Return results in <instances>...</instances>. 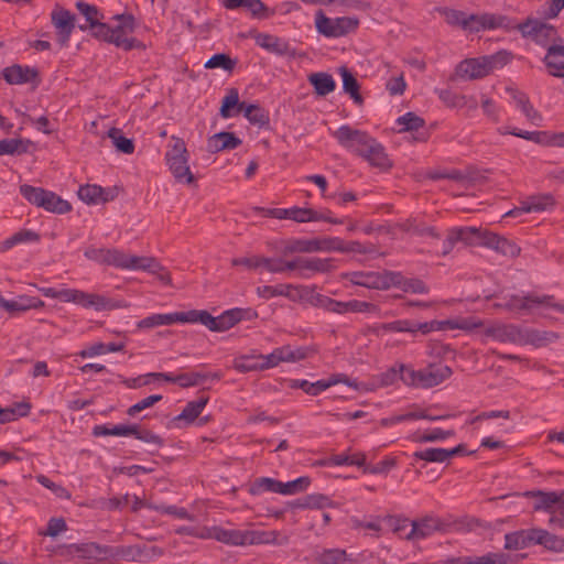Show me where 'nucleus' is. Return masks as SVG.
<instances>
[{"mask_svg":"<svg viewBox=\"0 0 564 564\" xmlns=\"http://www.w3.org/2000/svg\"><path fill=\"white\" fill-rule=\"evenodd\" d=\"M333 137L344 149L364 159L372 167L387 171L393 165L386 148L367 131L343 124L333 132Z\"/></svg>","mask_w":564,"mask_h":564,"instance_id":"1","label":"nucleus"},{"mask_svg":"<svg viewBox=\"0 0 564 564\" xmlns=\"http://www.w3.org/2000/svg\"><path fill=\"white\" fill-rule=\"evenodd\" d=\"M484 326V322L476 316L457 317L445 321H431L419 323L411 319H397L389 323H381L373 326L372 330L377 336L387 333H410L427 335L435 330L460 329L474 330Z\"/></svg>","mask_w":564,"mask_h":564,"instance_id":"2","label":"nucleus"},{"mask_svg":"<svg viewBox=\"0 0 564 564\" xmlns=\"http://www.w3.org/2000/svg\"><path fill=\"white\" fill-rule=\"evenodd\" d=\"M116 24L105 23L99 26L97 39L113 44L124 51L144 50L145 45L135 37L130 36L135 31L137 21L131 13L116 14L112 17Z\"/></svg>","mask_w":564,"mask_h":564,"instance_id":"3","label":"nucleus"},{"mask_svg":"<svg viewBox=\"0 0 564 564\" xmlns=\"http://www.w3.org/2000/svg\"><path fill=\"white\" fill-rule=\"evenodd\" d=\"M321 251L339 252H364L361 245L357 241L346 242L338 237L325 238H292L285 241L283 254L311 253Z\"/></svg>","mask_w":564,"mask_h":564,"instance_id":"4","label":"nucleus"},{"mask_svg":"<svg viewBox=\"0 0 564 564\" xmlns=\"http://www.w3.org/2000/svg\"><path fill=\"white\" fill-rule=\"evenodd\" d=\"M40 292L43 296L50 299H57L65 303H75L85 308H95L96 311H107L116 308L117 305L104 295L87 293L76 289H61L55 288H41Z\"/></svg>","mask_w":564,"mask_h":564,"instance_id":"5","label":"nucleus"},{"mask_svg":"<svg viewBox=\"0 0 564 564\" xmlns=\"http://www.w3.org/2000/svg\"><path fill=\"white\" fill-rule=\"evenodd\" d=\"M279 533L264 530L226 529L217 525L215 540L230 546L275 544Z\"/></svg>","mask_w":564,"mask_h":564,"instance_id":"6","label":"nucleus"},{"mask_svg":"<svg viewBox=\"0 0 564 564\" xmlns=\"http://www.w3.org/2000/svg\"><path fill=\"white\" fill-rule=\"evenodd\" d=\"M401 381L406 386L419 388H433L448 379L453 371L446 365H429L415 370L412 367L401 364Z\"/></svg>","mask_w":564,"mask_h":564,"instance_id":"7","label":"nucleus"},{"mask_svg":"<svg viewBox=\"0 0 564 564\" xmlns=\"http://www.w3.org/2000/svg\"><path fill=\"white\" fill-rule=\"evenodd\" d=\"M508 62L507 52L466 58L457 65L456 73L462 78L479 79L488 76L494 69L505 66Z\"/></svg>","mask_w":564,"mask_h":564,"instance_id":"8","label":"nucleus"},{"mask_svg":"<svg viewBox=\"0 0 564 564\" xmlns=\"http://www.w3.org/2000/svg\"><path fill=\"white\" fill-rule=\"evenodd\" d=\"M525 496L534 500V511H543L551 514L549 519L550 525L564 529V490H532L528 491Z\"/></svg>","mask_w":564,"mask_h":564,"instance_id":"9","label":"nucleus"},{"mask_svg":"<svg viewBox=\"0 0 564 564\" xmlns=\"http://www.w3.org/2000/svg\"><path fill=\"white\" fill-rule=\"evenodd\" d=\"M189 153L183 139L172 137L165 153V161L175 180L180 183L192 184L195 178L188 165Z\"/></svg>","mask_w":564,"mask_h":564,"instance_id":"10","label":"nucleus"},{"mask_svg":"<svg viewBox=\"0 0 564 564\" xmlns=\"http://www.w3.org/2000/svg\"><path fill=\"white\" fill-rule=\"evenodd\" d=\"M512 30H518L522 37L532 40L535 44L545 47L546 51L550 46L562 43L556 28L539 19L528 18L518 24L513 22Z\"/></svg>","mask_w":564,"mask_h":564,"instance_id":"11","label":"nucleus"},{"mask_svg":"<svg viewBox=\"0 0 564 564\" xmlns=\"http://www.w3.org/2000/svg\"><path fill=\"white\" fill-rule=\"evenodd\" d=\"M77 557L82 560H93L102 562L107 560L133 558L134 550L132 546H109L96 542L76 543Z\"/></svg>","mask_w":564,"mask_h":564,"instance_id":"12","label":"nucleus"},{"mask_svg":"<svg viewBox=\"0 0 564 564\" xmlns=\"http://www.w3.org/2000/svg\"><path fill=\"white\" fill-rule=\"evenodd\" d=\"M107 265L121 270H141L150 273L162 270L161 264L153 257L133 256L116 248H109Z\"/></svg>","mask_w":564,"mask_h":564,"instance_id":"13","label":"nucleus"},{"mask_svg":"<svg viewBox=\"0 0 564 564\" xmlns=\"http://www.w3.org/2000/svg\"><path fill=\"white\" fill-rule=\"evenodd\" d=\"M449 524L442 518L430 513L411 521L410 530L404 534V539L411 542H417L431 538L435 533H444Z\"/></svg>","mask_w":564,"mask_h":564,"instance_id":"14","label":"nucleus"},{"mask_svg":"<svg viewBox=\"0 0 564 564\" xmlns=\"http://www.w3.org/2000/svg\"><path fill=\"white\" fill-rule=\"evenodd\" d=\"M496 29H505L512 30L513 21L510 20L506 15L494 14V13H482V14H466V19L464 21V31H468L470 33H477L482 30H496Z\"/></svg>","mask_w":564,"mask_h":564,"instance_id":"15","label":"nucleus"},{"mask_svg":"<svg viewBox=\"0 0 564 564\" xmlns=\"http://www.w3.org/2000/svg\"><path fill=\"white\" fill-rule=\"evenodd\" d=\"M505 303L499 304L511 312H530L534 307H550L554 295L528 293L525 295L510 294L503 297Z\"/></svg>","mask_w":564,"mask_h":564,"instance_id":"16","label":"nucleus"},{"mask_svg":"<svg viewBox=\"0 0 564 564\" xmlns=\"http://www.w3.org/2000/svg\"><path fill=\"white\" fill-rule=\"evenodd\" d=\"M392 271H351L343 274V279L354 285L375 290H389Z\"/></svg>","mask_w":564,"mask_h":564,"instance_id":"17","label":"nucleus"},{"mask_svg":"<svg viewBox=\"0 0 564 564\" xmlns=\"http://www.w3.org/2000/svg\"><path fill=\"white\" fill-rule=\"evenodd\" d=\"M308 348L299 347L293 349L290 345L274 348L269 355L260 354L261 371L272 369L281 362H296L308 357Z\"/></svg>","mask_w":564,"mask_h":564,"instance_id":"18","label":"nucleus"},{"mask_svg":"<svg viewBox=\"0 0 564 564\" xmlns=\"http://www.w3.org/2000/svg\"><path fill=\"white\" fill-rule=\"evenodd\" d=\"M488 230H481L476 227H454L447 232V237L443 242V253L446 254L453 250L457 242L466 245H481L484 246V236Z\"/></svg>","mask_w":564,"mask_h":564,"instance_id":"19","label":"nucleus"},{"mask_svg":"<svg viewBox=\"0 0 564 564\" xmlns=\"http://www.w3.org/2000/svg\"><path fill=\"white\" fill-rule=\"evenodd\" d=\"M338 383H346L350 384L348 382V377L344 373H336L332 375L327 379H321L315 382H310L305 379H289L288 380V387L290 389H301L308 395H318L323 391L327 390L328 388L338 384Z\"/></svg>","mask_w":564,"mask_h":564,"instance_id":"20","label":"nucleus"},{"mask_svg":"<svg viewBox=\"0 0 564 564\" xmlns=\"http://www.w3.org/2000/svg\"><path fill=\"white\" fill-rule=\"evenodd\" d=\"M51 20L56 30L57 42L62 47L67 46L75 29V15L70 11L56 6L51 13Z\"/></svg>","mask_w":564,"mask_h":564,"instance_id":"21","label":"nucleus"},{"mask_svg":"<svg viewBox=\"0 0 564 564\" xmlns=\"http://www.w3.org/2000/svg\"><path fill=\"white\" fill-rule=\"evenodd\" d=\"M174 324L176 323H188V324H202L212 332L219 330L218 316L214 317L210 313L205 310H191L187 312H173Z\"/></svg>","mask_w":564,"mask_h":564,"instance_id":"22","label":"nucleus"},{"mask_svg":"<svg viewBox=\"0 0 564 564\" xmlns=\"http://www.w3.org/2000/svg\"><path fill=\"white\" fill-rule=\"evenodd\" d=\"M291 220L296 223L326 221L335 225L345 224V219L332 217L329 209L316 210L302 207L291 208Z\"/></svg>","mask_w":564,"mask_h":564,"instance_id":"23","label":"nucleus"},{"mask_svg":"<svg viewBox=\"0 0 564 564\" xmlns=\"http://www.w3.org/2000/svg\"><path fill=\"white\" fill-rule=\"evenodd\" d=\"M485 334L500 343L520 345L521 328L513 324L495 323L485 329Z\"/></svg>","mask_w":564,"mask_h":564,"instance_id":"24","label":"nucleus"},{"mask_svg":"<svg viewBox=\"0 0 564 564\" xmlns=\"http://www.w3.org/2000/svg\"><path fill=\"white\" fill-rule=\"evenodd\" d=\"M2 76L4 80L9 85H22L26 83L39 82V72L37 69L23 66L19 64H14L12 66L6 67L2 70Z\"/></svg>","mask_w":564,"mask_h":564,"instance_id":"25","label":"nucleus"},{"mask_svg":"<svg viewBox=\"0 0 564 564\" xmlns=\"http://www.w3.org/2000/svg\"><path fill=\"white\" fill-rule=\"evenodd\" d=\"M484 247L490 248L496 252L510 258H516L521 252V248L514 241L491 231H488L484 236Z\"/></svg>","mask_w":564,"mask_h":564,"instance_id":"26","label":"nucleus"},{"mask_svg":"<svg viewBox=\"0 0 564 564\" xmlns=\"http://www.w3.org/2000/svg\"><path fill=\"white\" fill-rule=\"evenodd\" d=\"M223 6L227 10L245 9L253 18L268 19L274 14L261 0H223Z\"/></svg>","mask_w":564,"mask_h":564,"instance_id":"27","label":"nucleus"},{"mask_svg":"<svg viewBox=\"0 0 564 564\" xmlns=\"http://www.w3.org/2000/svg\"><path fill=\"white\" fill-rule=\"evenodd\" d=\"M398 126L401 131L413 132L415 141L425 142L429 139V132L425 129V120L414 112H406L397 119Z\"/></svg>","mask_w":564,"mask_h":564,"instance_id":"28","label":"nucleus"},{"mask_svg":"<svg viewBox=\"0 0 564 564\" xmlns=\"http://www.w3.org/2000/svg\"><path fill=\"white\" fill-rule=\"evenodd\" d=\"M258 317V313L256 310L251 307L241 308L235 307L223 312L218 316L219 322V330L225 332L229 328L234 327L241 321H252Z\"/></svg>","mask_w":564,"mask_h":564,"instance_id":"29","label":"nucleus"},{"mask_svg":"<svg viewBox=\"0 0 564 564\" xmlns=\"http://www.w3.org/2000/svg\"><path fill=\"white\" fill-rule=\"evenodd\" d=\"M253 39L258 46L271 54H275L278 56L291 54V46L289 42L282 37L269 33H257Z\"/></svg>","mask_w":564,"mask_h":564,"instance_id":"30","label":"nucleus"},{"mask_svg":"<svg viewBox=\"0 0 564 564\" xmlns=\"http://www.w3.org/2000/svg\"><path fill=\"white\" fill-rule=\"evenodd\" d=\"M516 107L525 116V118L534 126H541L542 115L533 107L528 95L514 88H507Z\"/></svg>","mask_w":564,"mask_h":564,"instance_id":"31","label":"nucleus"},{"mask_svg":"<svg viewBox=\"0 0 564 564\" xmlns=\"http://www.w3.org/2000/svg\"><path fill=\"white\" fill-rule=\"evenodd\" d=\"M391 288H397L411 294H427L430 291L429 286L421 279H408L399 271H392L391 273L390 289Z\"/></svg>","mask_w":564,"mask_h":564,"instance_id":"32","label":"nucleus"},{"mask_svg":"<svg viewBox=\"0 0 564 564\" xmlns=\"http://www.w3.org/2000/svg\"><path fill=\"white\" fill-rule=\"evenodd\" d=\"M543 63L551 76L564 78V45L557 43L550 46Z\"/></svg>","mask_w":564,"mask_h":564,"instance_id":"33","label":"nucleus"},{"mask_svg":"<svg viewBox=\"0 0 564 564\" xmlns=\"http://www.w3.org/2000/svg\"><path fill=\"white\" fill-rule=\"evenodd\" d=\"M219 373H200V372H186V373H180L177 376L165 372V381L171 383H177L182 388H189L195 387L204 382L205 380L212 378V379H220Z\"/></svg>","mask_w":564,"mask_h":564,"instance_id":"34","label":"nucleus"},{"mask_svg":"<svg viewBox=\"0 0 564 564\" xmlns=\"http://www.w3.org/2000/svg\"><path fill=\"white\" fill-rule=\"evenodd\" d=\"M241 140L232 132H218L207 140V151L217 153L224 150H234L241 144Z\"/></svg>","mask_w":564,"mask_h":564,"instance_id":"35","label":"nucleus"},{"mask_svg":"<svg viewBox=\"0 0 564 564\" xmlns=\"http://www.w3.org/2000/svg\"><path fill=\"white\" fill-rule=\"evenodd\" d=\"M558 339V335L551 330L540 329H521L520 345H532L534 347H543Z\"/></svg>","mask_w":564,"mask_h":564,"instance_id":"36","label":"nucleus"},{"mask_svg":"<svg viewBox=\"0 0 564 564\" xmlns=\"http://www.w3.org/2000/svg\"><path fill=\"white\" fill-rule=\"evenodd\" d=\"M399 227L402 231L419 237H431L433 239L441 238V235L435 227L426 225L419 217H410L404 221L400 223Z\"/></svg>","mask_w":564,"mask_h":564,"instance_id":"37","label":"nucleus"},{"mask_svg":"<svg viewBox=\"0 0 564 564\" xmlns=\"http://www.w3.org/2000/svg\"><path fill=\"white\" fill-rule=\"evenodd\" d=\"M334 269H336V265L332 258H302L301 275L304 278H308V273H327Z\"/></svg>","mask_w":564,"mask_h":564,"instance_id":"38","label":"nucleus"},{"mask_svg":"<svg viewBox=\"0 0 564 564\" xmlns=\"http://www.w3.org/2000/svg\"><path fill=\"white\" fill-rule=\"evenodd\" d=\"M531 545H534V528L510 532L505 535L506 550L518 551Z\"/></svg>","mask_w":564,"mask_h":564,"instance_id":"39","label":"nucleus"},{"mask_svg":"<svg viewBox=\"0 0 564 564\" xmlns=\"http://www.w3.org/2000/svg\"><path fill=\"white\" fill-rule=\"evenodd\" d=\"M301 290L302 288L294 286L292 284L262 285L257 288V294L265 300L275 296H285L291 300H295L297 295H301Z\"/></svg>","mask_w":564,"mask_h":564,"instance_id":"40","label":"nucleus"},{"mask_svg":"<svg viewBox=\"0 0 564 564\" xmlns=\"http://www.w3.org/2000/svg\"><path fill=\"white\" fill-rule=\"evenodd\" d=\"M534 545H542L554 552H564V538L547 530L534 528Z\"/></svg>","mask_w":564,"mask_h":564,"instance_id":"41","label":"nucleus"},{"mask_svg":"<svg viewBox=\"0 0 564 564\" xmlns=\"http://www.w3.org/2000/svg\"><path fill=\"white\" fill-rule=\"evenodd\" d=\"M208 397H199L196 400L187 402L183 411L173 419L174 422H185L186 424L193 423L203 412L208 403Z\"/></svg>","mask_w":564,"mask_h":564,"instance_id":"42","label":"nucleus"},{"mask_svg":"<svg viewBox=\"0 0 564 564\" xmlns=\"http://www.w3.org/2000/svg\"><path fill=\"white\" fill-rule=\"evenodd\" d=\"M440 419H443V416H431L426 413V411L413 405L411 411L403 413V414H397V415H391L389 417H386L381 421V423L384 426H389V425L399 424V423H402L405 421H416V420L435 421V420H440Z\"/></svg>","mask_w":564,"mask_h":564,"instance_id":"43","label":"nucleus"},{"mask_svg":"<svg viewBox=\"0 0 564 564\" xmlns=\"http://www.w3.org/2000/svg\"><path fill=\"white\" fill-rule=\"evenodd\" d=\"M78 197L87 204H98L112 199L109 192L99 185H84L78 189Z\"/></svg>","mask_w":564,"mask_h":564,"instance_id":"44","label":"nucleus"},{"mask_svg":"<svg viewBox=\"0 0 564 564\" xmlns=\"http://www.w3.org/2000/svg\"><path fill=\"white\" fill-rule=\"evenodd\" d=\"M308 82L314 87V90L318 96H326L333 93L336 88V83L333 76L324 72L312 73L308 76Z\"/></svg>","mask_w":564,"mask_h":564,"instance_id":"45","label":"nucleus"},{"mask_svg":"<svg viewBox=\"0 0 564 564\" xmlns=\"http://www.w3.org/2000/svg\"><path fill=\"white\" fill-rule=\"evenodd\" d=\"M314 561L317 564H345L350 558L345 550L335 547L316 551Z\"/></svg>","mask_w":564,"mask_h":564,"instance_id":"46","label":"nucleus"},{"mask_svg":"<svg viewBox=\"0 0 564 564\" xmlns=\"http://www.w3.org/2000/svg\"><path fill=\"white\" fill-rule=\"evenodd\" d=\"M76 8L79 11V13L85 17L86 21L89 24V28L93 30V34L97 37L99 26L105 25V23L101 22L104 15L98 11V8L96 6L88 4L83 1H78L76 3Z\"/></svg>","mask_w":564,"mask_h":564,"instance_id":"47","label":"nucleus"},{"mask_svg":"<svg viewBox=\"0 0 564 564\" xmlns=\"http://www.w3.org/2000/svg\"><path fill=\"white\" fill-rule=\"evenodd\" d=\"M40 235L31 229H21L9 238L4 239L0 245V251L6 252L20 243L39 242Z\"/></svg>","mask_w":564,"mask_h":564,"instance_id":"48","label":"nucleus"},{"mask_svg":"<svg viewBox=\"0 0 564 564\" xmlns=\"http://www.w3.org/2000/svg\"><path fill=\"white\" fill-rule=\"evenodd\" d=\"M240 111L243 112V116L251 124L264 127L269 123V112L259 105H247L242 101V105H240Z\"/></svg>","mask_w":564,"mask_h":564,"instance_id":"49","label":"nucleus"},{"mask_svg":"<svg viewBox=\"0 0 564 564\" xmlns=\"http://www.w3.org/2000/svg\"><path fill=\"white\" fill-rule=\"evenodd\" d=\"M498 133L505 135V134H511L518 138H522L528 141H532L536 144L545 145L546 138H547V131H525L520 130L518 128H508V127H500L498 128Z\"/></svg>","mask_w":564,"mask_h":564,"instance_id":"50","label":"nucleus"},{"mask_svg":"<svg viewBox=\"0 0 564 564\" xmlns=\"http://www.w3.org/2000/svg\"><path fill=\"white\" fill-rule=\"evenodd\" d=\"M555 205V199L551 194H542L530 197L522 202V209L527 213H539L547 210Z\"/></svg>","mask_w":564,"mask_h":564,"instance_id":"51","label":"nucleus"},{"mask_svg":"<svg viewBox=\"0 0 564 564\" xmlns=\"http://www.w3.org/2000/svg\"><path fill=\"white\" fill-rule=\"evenodd\" d=\"M260 354L241 355L234 359L232 367L240 373L261 371Z\"/></svg>","mask_w":564,"mask_h":564,"instance_id":"52","label":"nucleus"},{"mask_svg":"<svg viewBox=\"0 0 564 564\" xmlns=\"http://www.w3.org/2000/svg\"><path fill=\"white\" fill-rule=\"evenodd\" d=\"M47 196L44 197V202L41 208L46 212L63 215L72 210V205L63 199L54 192L47 191Z\"/></svg>","mask_w":564,"mask_h":564,"instance_id":"53","label":"nucleus"},{"mask_svg":"<svg viewBox=\"0 0 564 564\" xmlns=\"http://www.w3.org/2000/svg\"><path fill=\"white\" fill-rule=\"evenodd\" d=\"M31 404L28 402H18L9 408L0 406V423H9L18 417L26 416L30 413Z\"/></svg>","mask_w":564,"mask_h":564,"instance_id":"54","label":"nucleus"},{"mask_svg":"<svg viewBox=\"0 0 564 564\" xmlns=\"http://www.w3.org/2000/svg\"><path fill=\"white\" fill-rule=\"evenodd\" d=\"M454 435V431H444L440 427L432 429L425 433L415 432L410 440L415 443H432L445 441Z\"/></svg>","mask_w":564,"mask_h":564,"instance_id":"55","label":"nucleus"},{"mask_svg":"<svg viewBox=\"0 0 564 564\" xmlns=\"http://www.w3.org/2000/svg\"><path fill=\"white\" fill-rule=\"evenodd\" d=\"M279 488L280 480L270 477H259L250 485L249 492L252 496H260L264 492L279 494Z\"/></svg>","mask_w":564,"mask_h":564,"instance_id":"56","label":"nucleus"},{"mask_svg":"<svg viewBox=\"0 0 564 564\" xmlns=\"http://www.w3.org/2000/svg\"><path fill=\"white\" fill-rule=\"evenodd\" d=\"M333 37H341L355 32L359 25V20L352 17H340L333 19Z\"/></svg>","mask_w":564,"mask_h":564,"instance_id":"57","label":"nucleus"},{"mask_svg":"<svg viewBox=\"0 0 564 564\" xmlns=\"http://www.w3.org/2000/svg\"><path fill=\"white\" fill-rule=\"evenodd\" d=\"M340 75L343 77L344 90L350 95L356 104L361 105L362 97L359 93L360 86L355 76L346 67L340 68Z\"/></svg>","mask_w":564,"mask_h":564,"instance_id":"58","label":"nucleus"},{"mask_svg":"<svg viewBox=\"0 0 564 564\" xmlns=\"http://www.w3.org/2000/svg\"><path fill=\"white\" fill-rule=\"evenodd\" d=\"M174 324L173 313L166 314H152L138 322L137 326L140 329H150L158 326H169Z\"/></svg>","mask_w":564,"mask_h":564,"instance_id":"59","label":"nucleus"},{"mask_svg":"<svg viewBox=\"0 0 564 564\" xmlns=\"http://www.w3.org/2000/svg\"><path fill=\"white\" fill-rule=\"evenodd\" d=\"M240 105L242 101H239V94L236 88H231L228 94L223 98L221 107H220V116L223 118H231L235 116L232 109H237V113H240Z\"/></svg>","mask_w":564,"mask_h":564,"instance_id":"60","label":"nucleus"},{"mask_svg":"<svg viewBox=\"0 0 564 564\" xmlns=\"http://www.w3.org/2000/svg\"><path fill=\"white\" fill-rule=\"evenodd\" d=\"M108 137L119 152L124 154H132L134 152L133 140L124 137L120 129L111 128L108 132Z\"/></svg>","mask_w":564,"mask_h":564,"instance_id":"61","label":"nucleus"},{"mask_svg":"<svg viewBox=\"0 0 564 564\" xmlns=\"http://www.w3.org/2000/svg\"><path fill=\"white\" fill-rule=\"evenodd\" d=\"M20 194L32 205L42 207L47 189L23 184L20 186Z\"/></svg>","mask_w":564,"mask_h":564,"instance_id":"62","label":"nucleus"},{"mask_svg":"<svg viewBox=\"0 0 564 564\" xmlns=\"http://www.w3.org/2000/svg\"><path fill=\"white\" fill-rule=\"evenodd\" d=\"M2 143V153L14 155V154H23L29 152L32 142L28 139H3Z\"/></svg>","mask_w":564,"mask_h":564,"instance_id":"63","label":"nucleus"},{"mask_svg":"<svg viewBox=\"0 0 564 564\" xmlns=\"http://www.w3.org/2000/svg\"><path fill=\"white\" fill-rule=\"evenodd\" d=\"M310 484L311 479L304 476L288 482L280 481L279 494L284 496L295 495L306 490Z\"/></svg>","mask_w":564,"mask_h":564,"instance_id":"64","label":"nucleus"}]
</instances>
